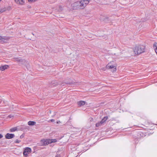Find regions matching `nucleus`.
I'll use <instances>...</instances> for the list:
<instances>
[{"instance_id":"nucleus-8","label":"nucleus","mask_w":157,"mask_h":157,"mask_svg":"<svg viewBox=\"0 0 157 157\" xmlns=\"http://www.w3.org/2000/svg\"><path fill=\"white\" fill-rule=\"evenodd\" d=\"M14 136L13 134L7 133L5 136V137L7 139H10L13 138Z\"/></svg>"},{"instance_id":"nucleus-12","label":"nucleus","mask_w":157,"mask_h":157,"mask_svg":"<svg viewBox=\"0 0 157 157\" xmlns=\"http://www.w3.org/2000/svg\"><path fill=\"white\" fill-rule=\"evenodd\" d=\"M153 47L155 49V51L157 55V43L155 42L153 44Z\"/></svg>"},{"instance_id":"nucleus-23","label":"nucleus","mask_w":157,"mask_h":157,"mask_svg":"<svg viewBox=\"0 0 157 157\" xmlns=\"http://www.w3.org/2000/svg\"><path fill=\"white\" fill-rule=\"evenodd\" d=\"M3 137V136L2 134H0V139L2 138Z\"/></svg>"},{"instance_id":"nucleus-16","label":"nucleus","mask_w":157,"mask_h":157,"mask_svg":"<svg viewBox=\"0 0 157 157\" xmlns=\"http://www.w3.org/2000/svg\"><path fill=\"white\" fill-rule=\"evenodd\" d=\"M16 130L17 128H11L10 131V132H12L15 131Z\"/></svg>"},{"instance_id":"nucleus-17","label":"nucleus","mask_w":157,"mask_h":157,"mask_svg":"<svg viewBox=\"0 0 157 157\" xmlns=\"http://www.w3.org/2000/svg\"><path fill=\"white\" fill-rule=\"evenodd\" d=\"M21 59L18 58H14L15 61H17L18 62H19L21 60Z\"/></svg>"},{"instance_id":"nucleus-18","label":"nucleus","mask_w":157,"mask_h":157,"mask_svg":"<svg viewBox=\"0 0 157 157\" xmlns=\"http://www.w3.org/2000/svg\"><path fill=\"white\" fill-rule=\"evenodd\" d=\"M102 124L101 123V122H98L96 124V126L97 127H98L99 126H100Z\"/></svg>"},{"instance_id":"nucleus-7","label":"nucleus","mask_w":157,"mask_h":157,"mask_svg":"<svg viewBox=\"0 0 157 157\" xmlns=\"http://www.w3.org/2000/svg\"><path fill=\"white\" fill-rule=\"evenodd\" d=\"M9 66L7 65H2L0 66V71H3L9 68Z\"/></svg>"},{"instance_id":"nucleus-27","label":"nucleus","mask_w":157,"mask_h":157,"mask_svg":"<svg viewBox=\"0 0 157 157\" xmlns=\"http://www.w3.org/2000/svg\"><path fill=\"white\" fill-rule=\"evenodd\" d=\"M32 34H33V35H34V34H33V33H32Z\"/></svg>"},{"instance_id":"nucleus-4","label":"nucleus","mask_w":157,"mask_h":157,"mask_svg":"<svg viewBox=\"0 0 157 157\" xmlns=\"http://www.w3.org/2000/svg\"><path fill=\"white\" fill-rule=\"evenodd\" d=\"M106 67L108 69H113V72L116 71L117 70V65L116 64L111 65L110 63H109L106 66Z\"/></svg>"},{"instance_id":"nucleus-24","label":"nucleus","mask_w":157,"mask_h":157,"mask_svg":"<svg viewBox=\"0 0 157 157\" xmlns=\"http://www.w3.org/2000/svg\"><path fill=\"white\" fill-rule=\"evenodd\" d=\"M4 12V10H0V14Z\"/></svg>"},{"instance_id":"nucleus-5","label":"nucleus","mask_w":157,"mask_h":157,"mask_svg":"<svg viewBox=\"0 0 157 157\" xmlns=\"http://www.w3.org/2000/svg\"><path fill=\"white\" fill-rule=\"evenodd\" d=\"M85 0H82L79 2V7L80 9H83L87 5V4H85Z\"/></svg>"},{"instance_id":"nucleus-10","label":"nucleus","mask_w":157,"mask_h":157,"mask_svg":"<svg viewBox=\"0 0 157 157\" xmlns=\"http://www.w3.org/2000/svg\"><path fill=\"white\" fill-rule=\"evenodd\" d=\"M85 104V102L83 101H80L78 102V105L79 107L84 105Z\"/></svg>"},{"instance_id":"nucleus-6","label":"nucleus","mask_w":157,"mask_h":157,"mask_svg":"<svg viewBox=\"0 0 157 157\" xmlns=\"http://www.w3.org/2000/svg\"><path fill=\"white\" fill-rule=\"evenodd\" d=\"M10 39V37H9L0 36V42H6Z\"/></svg>"},{"instance_id":"nucleus-28","label":"nucleus","mask_w":157,"mask_h":157,"mask_svg":"<svg viewBox=\"0 0 157 157\" xmlns=\"http://www.w3.org/2000/svg\"><path fill=\"white\" fill-rule=\"evenodd\" d=\"M1 1V0H0V2Z\"/></svg>"},{"instance_id":"nucleus-26","label":"nucleus","mask_w":157,"mask_h":157,"mask_svg":"<svg viewBox=\"0 0 157 157\" xmlns=\"http://www.w3.org/2000/svg\"><path fill=\"white\" fill-rule=\"evenodd\" d=\"M20 138H22V137H21V136H20Z\"/></svg>"},{"instance_id":"nucleus-22","label":"nucleus","mask_w":157,"mask_h":157,"mask_svg":"<svg viewBox=\"0 0 157 157\" xmlns=\"http://www.w3.org/2000/svg\"><path fill=\"white\" fill-rule=\"evenodd\" d=\"M13 116H12V115H9L8 116V117L10 118H12L13 117Z\"/></svg>"},{"instance_id":"nucleus-11","label":"nucleus","mask_w":157,"mask_h":157,"mask_svg":"<svg viewBox=\"0 0 157 157\" xmlns=\"http://www.w3.org/2000/svg\"><path fill=\"white\" fill-rule=\"evenodd\" d=\"M27 63L25 59H21L19 63V65H25V64Z\"/></svg>"},{"instance_id":"nucleus-1","label":"nucleus","mask_w":157,"mask_h":157,"mask_svg":"<svg viewBox=\"0 0 157 157\" xmlns=\"http://www.w3.org/2000/svg\"><path fill=\"white\" fill-rule=\"evenodd\" d=\"M145 47L143 46H138L135 47L134 50L135 54H140L144 51Z\"/></svg>"},{"instance_id":"nucleus-20","label":"nucleus","mask_w":157,"mask_h":157,"mask_svg":"<svg viewBox=\"0 0 157 157\" xmlns=\"http://www.w3.org/2000/svg\"><path fill=\"white\" fill-rule=\"evenodd\" d=\"M21 142V140H16L15 141V142L16 143H18L19 142Z\"/></svg>"},{"instance_id":"nucleus-15","label":"nucleus","mask_w":157,"mask_h":157,"mask_svg":"<svg viewBox=\"0 0 157 157\" xmlns=\"http://www.w3.org/2000/svg\"><path fill=\"white\" fill-rule=\"evenodd\" d=\"M50 144L52 143H56L57 142V140L55 139H49Z\"/></svg>"},{"instance_id":"nucleus-19","label":"nucleus","mask_w":157,"mask_h":157,"mask_svg":"<svg viewBox=\"0 0 157 157\" xmlns=\"http://www.w3.org/2000/svg\"><path fill=\"white\" fill-rule=\"evenodd\" d=\"M91 0H85V4H88Z\"/></svg>"},{"instance_id":"nucleus-3","label":"nucleus","mask_w":157,"mask_h":157,"mask_svg":"<svg viewBox=\"0 0 157 157\" xmlns=\"http://www.w3.org/2000/svg\"><path fill=\"white\" fill-rule=\"evenodd\" d=\"M50 144L49 139H43L40 141V146H45Z\"/></svg>"},{"instance_id":"nucleus-14","label":"nucleus","mask_w":157,"mask_h":157,"mask_svg":"<svg viewBox=\"0 0 157 157\" xmlns=\"http://www.w3.org/2000/svg\"><path fill=\"white\" fill-rule=\"evenodd\" d=\"M36 122L33 121H29L28 122V124L29 125H35Z\"/></svg>"},{"instance_id":"nucleus-21","label":"nucleus","mask_w":157,"mask_h":157,"mask_svg":"<svg viewBox=\"0 0 157 157\" xmlns=\"http://www.w3.org/2000/svg\"><path fill=\"white\" fill-rule=\"evenodd\" d=\"M50 121H51L52 122H54L55 121L54 119H51L49 121H48V122H49Z\"/></svg>"},{"instance_id":"nucleus-13","label":"nucleus","mask_w":157,"mask_h":157,"mask_svg":"<svg viewBox=\"0 0 157 157\" xmlns=\"http://www.w3.org/2000/svg\"><path fill=\"white\" fill-rule=\"evenodd\" d=\"M108 118V117H105L102 119V120L100 121L101 123L102 124L104 123L105 121L107 120Z\"/></svg>"},{"instance_id":"nucleus-9","label":"nucleus","mask_w":157,"mask_h":157,"mask_svg":"<svg viewBox=\"0 0 157 157\" xmlns=\"http://www.w3.org/2000/svg\"><path fill=\"white\" fill-rule=\"evenodd\" d=\"M14 1L16 3L20 5H23L25 2L23 0H14Z\"/></svg>"},{"instance_id":"nucleus-25","label":"nucleus","mask_w":157,"mask_h":157,"mask_svg":"<svg viewBox=\"0 0 157 157\" xmlns=\"http://www.w3.org/2000/svg\"><path fill=\"white\" fill-rule=\"evenodd\" d=\"M20 138H22V137H21V136H20Z\"/></svg>"},{"instance_id":"nucleus-2","label":"nucleus","mask_w":157,"mask_h":157,"mask_svg":"<svg viewBox=\"0 0 157 157\" xmlns=\"http://www.w3.org/2000/svg\"><path fill=\"white\" fill-rule=\"evenodd\" d=\"M31 149L29 147L25 148L23 152L24 156L25 157L28 156V155L31 152Z\"/></svg>"}]
</instances>
